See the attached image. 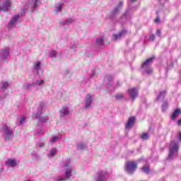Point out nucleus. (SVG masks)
<instances>
[{"mask_svg": "<svg viewBox=\"0 0 181 181\" xmlns=\"http://www.w3.org/2000/svg\"><path fill=\"white\" fill-rule=\"evenodd\" d=\"M11 6V2L10 0H6L4 1L2 6H0V12L3 11V12H8Z\"/></svg>", "mask_w": 181, "mask_h": 181, "instance_id": "obj_8", "label": "nucleus"}, {"mask_svg": "<svg viewBox=\"0 0 181 181\" xmlns=\"http://www.w3.org/2000/svg\"><path fill=\"white\" fill-rule=\"evenodd\" d=\"M19 163V161H17L16 159L9 158L6 161V166H8L10 168H15L18 164Z\"/></svg>", "mask_w": 181, "mask_h": 181, "instance_id": "obj_15", "label": "nucleus"}, {"mask_svg": "<svg viewBox=\"0 0 181 181\" xmlns=\"http://www.w3.org/2000/svg\"><path fill=\"white\" fill-rule=\"evenodd\" d=\"M165 95H166V90H163L160 92L158 96L157 97V100H160V98H165Z\"/></svg>", "mask_w": 181, "mask_h": 181, "instance_id": "obj_28", "label": "nucleus"}, {"mask_svg": "<svg viewBox=\"0 0 181 181\" xmlns=\"http://www.w3.org/2000/svg\"><path fill=\"white\" fill-rule=\"evenodd\" d=\"M160 33H161V31H160V30H157V31H156V35H158L159 37H160Z\"/></svg>", "mask_w": 181, "mask_h": 181, "instance_id": "obj_42", "label": "nucleus"}, {"mask_svg": "<svg viewBox=\"0 0 181 181\" xmlns=\"http://www.w3.org/2000/svg\"><path fill=\"white\" fill-rule=\"evenodd\" d=\"M56 153H57V149L56 148H52L50 150L49 153L47 155V157L50 158H53L55 156Z\"/></svg>", "mask_w": 181, "mask_h": 181, "instance_id": "obj_24", "label": "nucleus"}, {"mask_svg": "<svg viewBox=\"0 0 181 181\" xmlns=\"http://www.w3.org/2000/svg\"><path fill=\"white\" fill-rule=\"evenodd\" d=\"M121 86V83L119 82H117L116 86H115V88H118Z\"/></svg>", "mask_w": 181, "mask_h": 181, "instance_id": "obj_43", "label": "nucleus"}, {"mask_svg": "<svg viewBox=\"0 0 181 181\" xmlns=\"http://www.w3.org/2000/svg\"><path fill=\"white\" fill-rule=\"evenodd\" d=\"M19 18H21V16L16 15L11 18V20L8 23L9 29H12V28H15V25H16V23H18V21H19Z\"/></svg>", "mask_w": 181, "mask_h": 181, "instance_id": "obj_10", "label": "nucleus"}, {"mask_svg": "<svg viewBox=\"0 0 181 181\" xmlns=\"http://www.w3.org/2000/svg\"><path fill=\"white\" fill-rule=\"evenodd\" d=\"M1 132H3L6 141H9V139H12L13 137V131L6 125L1 128Z\"/></svg>", "mask_w": 181, "mask_h": 181, "instance_id": "obj_3", "label": "nucleus"}, {"mask_svg": "<svg viewBox=\"0 0 181 181\" xmlns=\"http://www.w3.org/2000/svg\"><path fill=\"white\" fill-rule=\"evenodd\" d=\"M105 80L107 83H111V81H112V76L111 75H107L105 76Z\"/></svg>", "mask_w": 181, "mask_h": 181, "instance_id": "obj_35", "label": "nucleus"}, {"mask_svg": "<svg viewBox=\"0 0 181 181\" xmlns=\"http://www.w3.org/2000/svg\"><path fill=\"white\" fill-rule=\"evenodd\" d=\"M76 146L80 151H83V149H86V148H87V145H86L84 143H78L77 144Z\"/></svg>", "mask_w": 181, "mask_h": 181, "instance_id": "obj_27", "label": "nucleus"}, {"mask_svg": "<svg viewBox=\"0 0 181 181\" xmlns=\"http://www.w3.org/2000/svg\"><path fill=\"white\" fill-rule=\"evenodd\" d=\"M179 140L181 141V133L179 134Z\"/></svg>", "mask_w": 181, "mask_h": 181, "instance_id": "obj_47", "label": "nucleus"}, {"mask_svg": "<svg viewBox=\"0 0 181 181\" xmlns=\"http://www.w3.org/2000/svg\"><path fill=\"white\" fill-rule=\"evenodd\" d=\"M9 87V83L6 81H3L0 83V91H2L3 90H6Z\"/></svg>", "mask_w": 181, "mask_h": 181, "instance_id": "obj_21", "label": "nucleus"}, {"mask_svg": "<svg viewBox=\"0 0 181 181\" xmlns=\"http://www.w3.org/2000/svg\"><path fill=\"white\" fill-rule=\"evenodd\" d=\"M131 2L132 3L136 2V0H131Z\"/></svg>", "mask_w": 181, "mask_h": 181, "instance_id": "obj_48", "label": "nucleus"}, {"mask_svg": "<svg viewBox=\"0 0 181 181\" xmlns=\"http://www.w3.org/2000/svg\"><path fill=\"white\" fill-rule=\"evenodd\" d=\"M177 152H179V144L175 141H172L169 147L168 160H172V159L176 158L177 156Z\"/></svg>", "mask_w": 181, "mask_h": 181, "instance_id": "obj_2", "label": "nucleus"}, {"mask_svg": "<svg viewBox=\"0 0 181 181\" xmlns=\"http://www.w3.org/2000/svg\"><path fill=\"white\" fill-rule=\"evenodd\" d=\"M104 43V40L103 38H98L96 40V45L101 46Z\"/></svg>", "mask_w": 181, "mask_h": 181, "instance_id": "obj_33", "label": "nucleus"}, {"mask_svg": "<svg viewBox=\"0 0 181 181\" xmlns=\"http://www.w3.org/2000/svg\"><path fill=\"white\" fill-rule=\"evenodd\" d=\"M46 107H47V104H46V103L45 102L40 103L39 108H40V110H38V111L42 112V110H44V108H46Z\"/></svg>", "mask_w": 181, "mask_h": 181, "instance_id": "obj_29", "label": "nucleus"}, {"mask_svg": "<svg viewBox=\"0 0 181 181\" xmlns=\"http://www.w3.org/2000/svg\"><path fill=\"white\" fill-rule=\"evenodd\" d=\"M142 170L144 172V173H149V167L145 165L142 168Z\"/></svg>", "mask_w": 181, "mask_h": 181, "instance_id": "obj_37", "label": "nucleus"}, {"mask_svg": "<svg viewBox=\"0 0 181 181\" xmlns=\"http://www.w3.org/2000/svg\"><path fill=\"white\" fill-rule=\"evenodd\" d=\"M181 114V110L180 109H176L173 114L170 116V118L173 121H176V119H177V117H179V115H180Z\"/></svg>", "mask_w": 181, "mask_h": 181, "instance_id": "obj_19", "label": "nucleus"}, {"mask_svg": "<svg viewBox=\"0 0 181 181\" xmlns=\"http://www.w3.org/2000/svg\"><path fill=\"white\" fill-rule=\"evenodd\" d=\"M37 4H39V0H31L28 2V6L35 11L37 8Z\"/></svg>", "mask_w": 181, "mask_h": 181, "instance_id": "obj_20", "label": "nucleus"}, {"mask_svg": "<svg viewBox=\"0 0 181 181\" xmlns=\"http://www.w3.org/2000/svg\"><path fill=\"white\" fill-rule=\"evenodd\" d=\"M108 179V173L105 170H100L97 173L94 181H107Z\"/></svg>", "mask_w": 181, "mask_h": 181, "instance_id": "obj_5", "label": "nucleus"}, {"mask_svg": "<svg viewBox=\"0 0 181 181\" xmlns=\"http://www.w3.org/2000/svg\"><path fill=\"white\" fill-rule=\"evenodd\" d=\"M129 94L134 101V100H135V98L138 97V88H132L131 89H129Z\"/></svg>", "mask_w": 181, "mask_h": 181, "instance_id": "obj_14", "label": "nucleus"}, {"mask_svg": "<svg viewBox=\"0 0 181 181\" xmlns=\"http://www.w3.org/2000/svg\"><path fill=\"white\" fill-rule=\"evenodd\" d=\"M153 60H155V57H152L146 59V61L144 62L143 63V64L141 65L142 69H146V67H149V66H151L152 64Z\"/></svg>", "mask_w": 181, "mask_h": 181, "instance_id": "obj_16", "label": "nucleus"}, {"mask_svg": "<svg viewBox=\"0 0 181 181\" xmlns=\"http://www.w3.org/2000/svg\"><path fill=\"white\" fill-rule=\"evenodd\" d=\"M156 23H159L160 22V19L159 18H157L155 19Z\"/></svg>", "mask_w": 181, "mask_h": 181, "instance_id": "obj_44", "label": "nucleus"}, {"mask_svg": "<svg viewBox=\"0 0 181 181\" xmlns=\"http://www.w3.org/2000/svg\"><path fill=\"white\" fill-rule=\"evenodd\" d=\"M84 103H85L84 109L91 110V105L93 104V96H91V95L90 94L86 95L84 100Z\"/></svg>", "mask_w": 181, "mask_h": 181, "instance_id": "obj_6", "label": "nucleus"}, {"mask_svg": "<svg viewBox=\"0 0 181 181\" xmlns=\"http://www.w3.org/2000/svg\"><path fill=\"white\" fill-rule=\"evenodd\" d=\"M153 72V70L152 69L145 70V73H146V74H152Z\"/></svg>", "mask_w": 181, "mask_h": 181, "instance_id": "obj_40", "label": "nucleus"}, {"mask_svg": "<svg viewBox=\"0 0 181 181\" xmlns=\"http://www.w3.org/2000/svg\"><path fill=\"white\" fill-rule=\"evenodd\" d=\"M74 19L73 18H69L66 21H62L60 22V25H71V23H74Z\"/></svg>", "mask_w": 181, "mask_h": 181, "instance_id": "obj_22", "label": "nucleus"}, {"mask_svg": "<svg viewBox=\"0 0 181 181\" xmlns=\"http://www.w3.org/2000/svg\"><path fill=\"white\" fill-rule=\"evenodd\" d=\"M8 56H9V48H5L4 49L1 50L0 57L1 60H6Z\"/></svg>", "mask_w": 181, "mask_h": 181, "instance_id": "obj_13", "label": "nucleus"}, {"mask_svg": "<svg viewBox=\"0 0 181 181\" xmlns=\"http://www.w3.org/2000/svg\"><path fill=\"white\" fill-rule=\"evenodd\" d=\"M127 30H122V31L119 32L117 34H113L112 40L114 41L119 40L122 37H124L125 35H127Z\"/></svg>", "mask_w": 181, "mask_h": 181, "instance_id": "obj_9", "label": "nucleus"}, {"mask_svg": "<svg viewBox=\"0 0 181 181\" xmlns=\"http://www.w3.org/2000/svg\"><path fill=\"white\" fill-rule=\"evenodd\" d=\"M25 121H26V118L22 117V118L20 119V121H19L18 125H22V124H23Z\"/></svg>", "mask_w": 181, "mask_h": 181, "instance_id": "obj_39", "label": "nucleus"}, {"mask_svg": "<svg viewBox=\"0 0 181 181\" xmlns=\"http://www.w3.org/2000/svg\"><path fill=\"white\" fill-rule=\"evenodd\" d=\"M61 167L64 170V175L55 179L56 181L70 180L73 176V167H71V159L66 158L61 162Z\"/></svg>", "mask_w": 181, "mask_h": 181, "instance_id": "obj_1", "label": "nucleus"}, {"mask_svg": "<svg viewBox=\"0 0 181 181\" xmlns=\"http://www.w3.org/2000/svg\"><path fill=\"white\" fill-rule=\"evenodd\" d=\"M116 100H122L124 98V95L119 93L115 96Z\"/></svg>", "mask_w": 181, "mask_h": 181, "instance_id": "obj_38", "label": "nucleus"}, {"mask_svg": "<svg viewBox=\"0 0 181 181\" xmlns=\"http://www.w3.org/2000/svg\"><path fill=\"white\" fill-rule=\"evenodd\" d=\"M39 146L40 148H43V146H45V143H40Z\"/></svg>", "mask_w": 181, "mask_h": 181, "instance_id": "obj_45", "label": "nucleus"}, {"mask_svg": "<svg viewBox=\"0 0 181 181\" xmlns=\"http://www.w3.org/2000/svg\"><path fill=\"white\" fill-rule=\"evenodd\" d=\"M141 138L143 141H148V139H149V134H148V133H144L141 134Z\"/></svg>", "mask_w": 181, "mask_h": 181, "instance_id": "obj_32", "label": "nucleus"}, {"mask_svg": "<svg viewBox=\"0 0 181 181\" xmlns=\"http://www.w3.org/2000/svg\"><path fill=\"white\" fill-rule=\"evenodd\" d=\"M34 86H37V87H43V86H45V80L37 79L34 83Z\"/></svg>", "mask_w": 181, "mask_h": 181, "instance_id": "obj_23", "label": "nucleus"}, {"mask_svg": "<svg viewBox=\"0 0 181 181\" xmlns=\"http://www.w3.org/2000/svg\"><path fill=\"white\" fill-rule=\"evenodd\" d=\"M63 6H64L63 3H57V4H55L56 12H60V11H62V9H63Z\"/></svg>", "mask_w": 181, "mask_h": 181, "instance_id": "obj_25", "label": "nucleus"}, {"mask_svg": "<svg viewBox=\"0 0 181 181\" xmlns=\"http://www.w3.org/2000/svg\"><path fill=\"white\" fill-rule=\"evenodd\" d=\"M122 8H124V0H120L112 11V16H115L117 13H119L122 10Z\"/></svg>", "mask_w": 181, "mask_h": 181, "instance_id": "obj_7", "label": "nucleus"}, {"mask_svg": "<svg viewBox=\"0 0 181 181\" xmlns=\"http://www.w3.org/2000/svg\"><path fill=\"white\" fill-rule=\"evenodd\" d=\"M60 117H67L69 114H70V111H69V107L67 106L62 107V108L59 111Z\"/></svg>", "mask_w": 181, "mask_h": 181, "instance_id": "obj_17", "label": "nucleus"}, {"mask_svg": "<svg viewBox=\"0 0 181 181\" xmlns=\"http://www.w3.org/2000/svg\"><path fill=\"white\" fill-rule=\"evenodd\" d=\"M76 47H77V45H74V46L71 47V49H74V52H76V49H76Z\"/></svg>", "mask_w": 181, "mask_h": 181, "instance_id": "obj_46", "label": "nucleus"}, {"mask_svg": "<svg viewBox=\"0 0 181 181\" xmlns=\"http://www.w3.org/2000/svg\"><path fill=\"white\" fill-rule=\"evenodd\" d=\"M33 86H35V83H25L23 85V87L25 90H30Z\"/></svg>", "mask_w": 181, "mask_h": 181, "instance_id": "obj_30", "label": "nucleus"}, {"mask_svg": "<svg viewBox=\"0 0 181 181\" xmlns=\"http://www.w3.org/2000/svg\"><path fill=\"white\" fill-rule=\"evenodd\" d=\"M136 168H138V165L134 161H127L125 164V170L129 175H132L136 170Z\"/></svg>", "mask_w": 181, "mask_h": 181, "instance_id": "obj_4", "label": "nucleus"}, {"mask_svg": "<svg viewBox=\"0 0 181 181\" xmlns=\"http://www.w3.org/2000/svg\"><path fill=\"white\" fill-rule=\"evenodd\" d=\"M33 71L36 74H39V72L42 71V63L38 61L34 63Z\"/></svg>", "mask_w": 181, "mask_h": 181, "instance_id": "obj_11", "label": "nucleus"}, {"mask_svg": "<svg viewBox=\"0 0 181 181\" xmlns=\"http://www.w3.org/2000/svg\"><path fill=\"white\" fill-rule=\"evenodd\" d=\"M5 98V95H4V97L3 98Z\"/></svg>", "mask_w": 181, "mask_h": 181, "instance_id": "obj_49", "label": "nucleus"}, {"mask_svg": "<svg viewBox=\"0 0 181 181\" xmlns=\"http://www.w3.org/2000/svg\"><path fill=\"white\" fill-rule=\"evenodd\" d=\"M127 15H128V11H126L123 16L121 17L119 20V23H124V22H127Z\"/></svg>", "mask_w": 181, "mask_h": 181, "instance_id": "obj_26", "label": "nucleus"}, {"mask_svg": "<svg viewBox=\"0 0 181 181\" xmlns=\"http://www.w3.org/2000/svg\"><path fill=\"white\" fill-rule=\"evenodd\" d=\"M135 122V117H131L129 118L127 121V124H126V129H131L134 127V123Z\"/></svg>", "mask_w": 181, "mask_h": 181, "instance_id": "obj_18", "label": "nucleus"}, {"mask_svg": "<svg viewBox=\"0 0 181 181\" xmlns=\"http://www.w3.org/2000/svg\"><path fill=\"white\" fill-rule=\"evenodd\" d=\"M168 102H164L163 104L162 105V110L163 112L168 110Z\"/></svg>", "mask_w": 181, "mask_h": 181, "instance_id": "obj_34", "label": "nucleus"}, {"mask_svg": "<svg viewBox=\"0 0 181 181\" xmlns=\"http://www.w3.org/2000/svg\"><path fill=\"white\" fill-rule=\"evenodd\" d=\"M59 139H60V136H52L50 140V142H51V144H54V142H57V141H59Z\"/></svg>", "mask_w": 181, "mask_h": 181, "instance_id": "obj_31", "label": "nucleus"}, {"mask_svg": "<svg viewBox=\"0 0 181 181\" xmlns=\"http://www.w3.org/2000/svg\"><path fill=\"white\" fill-rule=\"evenodd\" d=\"M150 39H151V40H152V42H153V40H155V35H151Z\"/></svg>", "mask_w": 181, "mask_h": 181, "instance_id": "obj_41", "label": "nucleus"}, {"mask_svg": "<svg viewBox=\"0 0 181 181\" xmlns=\"http://www.w3.org/2000/svg\"><path fill=\"white\" fill-rule=\"evenodd\" d=\"M49 56L51 57H56V56H57V52L55 50H52L49 52Z\"/></svg>", "mask_w": 181, "mask_h": 181, "instance_id": "obj_36", "label": "nucleus"}, {"mask_svg": "<svg viewBox=\"0 0 181 181\" xmlns=\"http://www.w3.org/2000/svg\"><path fill=\"white\" fill-rule=\"evenodd\" d=\"M42 114V111L38 110L36 113H33V118L38 119L40 122H46L47 121V118L46 117H40Z\"/></svg>", "mask_w": 181, "mask_h": 181, "instance_id": "obj_12", "label": "nucleus"}]
</instances>
